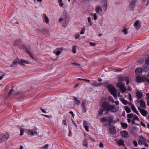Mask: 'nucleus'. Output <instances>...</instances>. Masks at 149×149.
Listing matches in <instances>:
<instances>
[{
	"instance_id": "obj_32",
	"label": "nucleus",
	"mask_w": 149,
	"mask_h": 149,
	"mask_svg": "<svg viewBox=\"0 0 149 149\" xmlns=\"http://www.w3.org/2000/svg\"><path fill=\"white\" fill-rule=\"evenodd\" d=\"M18 64L16 61H14L10 65L11 67H13L17 65Z\"/></svg>"
},
{
	"instance_id": "obj_51",
	"label": "nucleus",
	"mask_w": 149,
	"mask_h": 149,
	"mask_svg": "<svg viewBox=\"0 0 149 149\" xmlns=\"http://www.w3.org/2000/svg\"><path fill=\"white\" fill-rule=\"evenodd\" d=\"M133 143L134 144V146L135 147H137V146L138 145V144H137V142L135 140H134L133 141Z\"/></svg>"
},
{
	"instance_id": "obj_49",
	"label": "nucleus",
	"mask_w": 149,
	"mask_h": 149,
	"mask_svg": "<svg viewBox=\"0 0 149 149\" xmlns=\"http://www.w3.org/2000/svg\"><path fill=\"white\" fill-rule=\"evenodd\" d=\"M84 127L86 130L88 132L89 131V130H88V127L87 125H84Z\"/></svg>"
},
{
	"instance_id": "obj_37",
	"label": "nucleus",
	"mask_w": 149,
	"mask_h": 149,
	"mask_svg": "<svg viewBox=\"0 0 149 149\" xmlns=\"http://www.w3.org/2000/svg\"><path fill=\"white\" fill-rule=\"evenodd\" d=\"M58 2L60 6L62 7L63 6V4L62 2V0H58Z\"/></svg>"
},
{
	"instance_id": "obj_2",
	"label": "nucleus",
	"mask_w": 149,
	"mask_h": 149,
	"mask_svg": "<svg viewBox=\"0 0 149 149\" xmlns=\"http://www.w3.org/2000/svg\"><path fill=\"white\" fill-rule=\"evenodd\" d=\"M139 139L138 141V143L139 145H144L145 146L148 148V144L146 143V140L145 138L143 136L141 135L139 137Z\"/></svg>"
},
{
	"instance_id": "obj_61",
	"label": "nucleus",
	"mask_w": 149,
	"mask_h": 149,
	"mask_svg": "<svg viewBox=\"0 0 149 149\" xmlns=\"http://www.w3.org/2000/svg\"><path fill=\"white\" fill-rule=\"evenodd\" d=\"M99 147H103V145L102 142H101L99 144Z\"/></svg>"
},
{
	"instance_id": "obj_1",
	"label": "nucleus",
	"mask_w": 149,
	"mask_h": 149,
	"mask_svg": "<svg viewBox=\"0 0 149 149\" xmlns=\"http://www.w3.org/2000/svg\"><path fill=\"white\" fill-rule=\"evenodd\" d=\"M101 107L104 110L105 114H107L108 111H111L112 112L116 113L118 111L119 109L118 107H116L115 105H110L106 102H104L102 103Z\"/></svg>"
},
{
	"instance_id": "obj_43",
	"label": "nucleus",
	"mask_w": 149,
	"mask_h": 149,
	"mask_svg": "<svg viewBox=\"0 0 149 149\" xmlns=\"http://www.w3.org/2000/svg\"><path fill=\"white\" fill-rule=\"evenodd\" d=\"M100 120L102 122H104L107 121V119L105 118H102L100 119Z\"/></svg>"
},
{
	"instance_id": "obj_16",
	"label": "nucleus",
	"mask_w": 149,
	"mask_h": 149,
	"mask_svg": "<svg viewBox=\"0 0 149 149\" xmlns=\"http://www.w3.org/2000/svg\"><path fill=\"white\" fill-rule=\"evenodd\" d=\"M117 143L119 146H125V144L124 141L122 139H120L117 141Z\"/></svg>"
},
{
	"instance_id": "obj_59",
	"label": "nucleus",
	"mask_w": 149,
	"mask_h": 149,
	"mask_svg": "<svg viewBox=\"0 0 149 149\" xmlns=\"http://www.w3.org/2000/svg\"><path fill=\"white\" fill-rule=\"evenodd\" d=\"M44 15L45 21V22L47 23V16L45 14H44Z\"/></svg>"
},
{
	"instance_id": "obj_11",
	"label": "nucleus",
	"mask_w": 149,
	"mask_h": 149,
	"mask_svg": "<svg viewBox=\"0 0 149 149\" xmlns=\"http://www.w3.org/2000/svg\"><path fill=\"white\" fill-rule=\"evenodd\" d=\"M64 17L65 18V24H68V22L70 20V18L69 15H63Z\"/></svg>"
},
{
	"instance_id": "obj_46",
	"label": "nucleus",
	"mask_w": 149,
	"mask_h": 149,
	"mask_svg": "<svg viewBox=\"0 0 149 149\" xmlns=\"http://www.w3.org/2000/svg\"><path fill=\"white\" fill-rule=\"evenodd\" d=\"M109 100L111 101L113 103L114 102V100L113 98L111 96H109Z\"/></svg>"
},
{
	"instance_id": "obj_13",
	"label": "nucleus",
	"mask_w": 149,
	"mask_h": 149,
	"mask_svg": "<svg viewBox=\"0 0 149 149\" xmlns=\"http://www.w3.org/2000/svg\"><path fill=\"white\" fill-rule=\"evenodd\" d=\"M139 103L140 106L143 109H144L146 107V104L145 102L142 100H141L139 102Z\"/></svg>"
},
{
	"instance_id": "obj_25",
	"label": "nucleus",
	"mask_w": 149,
	"mask_h": 149,
	"mask_svg": "<svg viewBox=\"0 0 149 149\" xmlns=\"http://www.w3.org/2000/svg\"><path fill=\"white\" fill-rule=\"evenodd\" d=\"M109 130L110 131V132L111 134H113L116 132V130L114 128H109Z\"/></svg>"
},
{
	"instance_id": "obj_7",
	"label": "nucleus",
	"mask_w": 149,
	"mask_h": 149,
	"mask_svg": "<svg viewBox=\"0 0 149 149\" xmlns=\"http://www.w3.org/2000/svg\"><path fill=\"white\" fill-rule=\"evenodd\" d=\"M120 134L122 137L128 138L129 136L128 133L126 131H120Z\"/></svg>"
},
{
	"instance_id": "obj_38",
	"label": "nucleus",
	"mask_w": 149,
	"mask_h": 149,
	"mask_svg": "<svg viewBox=\"0 0 149 149\" xmlns=\"http://www.w3.org/2000/svg\"><path fill=\"white\" fill-rule=\"evenodd\" d=\"M26 130H25V129H21L20 135V136H22V135H23L24 132H25L26 133V131H25Z\"/></svg>"
},
{
	"instance_id": "obj_41",
	"label": "nucleus",
	"mask_w": 149,
	"mask_h": 149,
	"mask_svg": "<svg viewBox=\"0 0 149 149\" xmlns=\"http://www.w3.org/2000/svg\"><path fill=\"white\" fill-rule=\"evenodd\" d=\"M22 48L26 52L27 51H28L26 46L24 45H22Z\"/></svg>"
},
{
	"instance_id": "obj_10",
	"label": "nucleus",
	"mask_w": 149,
	"mask_h": 149,
	"mask_svg": "<svg viewBox=\"0 0 149 149\" xmlns=\"http://www.w3.org/2000/svg\"><path fill=\"white\" fill-rule=\"evenodd\" d=\"M107 122L109 124L111 123H113V118L111 116H109L107 117Z\"/></svg>"
},
{
	"instance_id": "obj_55",
	"label": "nucleus",
	"mask_w": 149,
	"mask_h": 149,
	"mask_svg": "<svg viewBox=\"0 0 149 149\" xmlns=\"http://www.w3.org/2000/svg\"><path fill=\"white\" fill-rule=\"evenodd\" d=\"M63 123L64 125L67 126V124L65 120H64L63 121Z\"/></svg>"
},
{
	"instance_id": "obj_3",
	"label": "nucleus",
	"mask_w": 149,
	"mask_h": 149,
	"mask_svg": "<svg viewBox=\"0 0 149 149\" xmlns=\"http://www.w3.org/2000/svg\"><path fill=\"white\" fill-rule=\"evenodd\" d=\"M107 87L111 94L114 97H116L117 92L115 88L111 84L108 85Z\"/></svg>"
},
{
	"instance_id": "obj_31",
	"label": "nucleus",
	"mask_w": 149,
	"mask_h": 149,
	"mask_svg": "<svg viewBox=\"0 0 149 149\" xmlns=\"http://www.w3.org/2000/svg\"><path fill=\"white\" fill-rule=\"evenodd\" d=\"M74 99L75 100L74 103L78 105L80 103V101L78 100L76 98H74Z\"/></svg>"
},
{
	"instance_id": "obj_20",
	"label": "nucleus",
	"mask_w": 149,
	"mask_h": 149,
	"mask_svg": "<svg viewBox=\"0 0 149 149\" xmlns=\"http://www.w3.org/2000/svg\"><path fill=\"white\" fill-rule=\"evenodd\" d=\"M14 90L13 89H11L8 92V95L10 96L12 94L13 95H16L15 92H14Z\"/></svg>"
},
{
	"instance_id": "obj_54",
	"label": "nucleus",
	"mask_w": 149,
	"mask_h": 149,
	"mask_svg": "<svg viewBox=\"0 0 149 149\" xmlns=\"http://www.w3.org/2000/svg\"><path fill=\"white\" fill-rule=\"evenodd\" d=\"M138 118V116H136L135 115H134V117H133L134 120H136V119H137Z\"/></svg>"
},
{
	"instance_id": "obj_26",
	"label": "nucleus",
	"mask_w": 149,
	"mask_h": 149,
	"mask_svg": "<svg viewBox=\"0 0 149 149\" xmlns=\"http://www.w3.org/2000/svg\"><path fill=\"white\" fill-rule=\"evenodd\" d=\"M100 10L101 12L102 11V10L100 6H97L96 8V13H98L99 12Z\"/></svg>"
},
{
	"instance_id": "obj_39",
	"label": "nucleus",
	"mask_w": 149,
	"mask_h": 149,
	"mask_svg": "<svg viewBox=\"0 0 149 149\" xmlns=\"http://www.w3.org/2000/svg\"><path fill=\"white\" fill-rule=\"evenodd\" d=\"M102 84H101V83L99 84V83H98L96 81L95 82L93 83L94 86H100Z\"/></svg>"
},
{
	"instance_id": "obj_15",
	"label": "nucleus",
	"mask_w": 149,
	"mask_h": 149,
	"mask_svg": "<svg viewBox=\"0 0 149 149\" xmlns=\"http://www.w3.org/2000/svg\"><path fill=\"white\" fill-rule=\"evenodd\" d=\"M139 22V20H137L134 23V26L137 30L139 29L141 27V26L138 24Z\"/></svg>"
},
{
	"instance_id": "obj_18",
	"label": "nucleus",
	"mask_w": 149,
	"mask_h": 149,
	"mask_svg": "<svg viewBox=\"0 0 149 149\" xmlns=\"http://www.w3.org/2000/svg\"><path fill=\"white\" fill-rule=\"evenodd\" d=\"M143 69L144 71L148 72L149 70V65H144L143 67Z\"/></svg>"
},
{
	"instance_id": "obj_35",
	"label": "nucleus",
	"mask_w": 149,
	"mask_h": 149,
	"mask_svg": "<svg viewBox=\"0 0 149 149\" xmlns=\"http://www.w3.org/2000/svg\"><path fill=\"white\" fill-rule=\"evenodd\" d=\"M26 131V133H28L29 134L30 133L32 135H33L35 134L34 132H33V131H32L31 130H27Z\"/></svg>"
},
{
	"instance_id": "obj_27",
	"label": "nucleus",
	"mask_w": 149,
	"mask_h": 149,
	"mask_svg": "<svg viewBox=\"0 0 149 149\" xmlns=\"http://www.w3.org/2000/svg\"><path fill=\"white\" fill-rule=\"evenodd\" d=\"M120 90L122 93H124L126 91V88L125 87V86L124 85L123 86H122L120 88Z\"/></svg>"
},
{
	"instance_id": "obj_5",
	"label": "nucleus",
	"mask_w": 149,
	"mask_h": 149,
	"mask_svg": "<svg viewBox=\"0 0 149 149\" xmlns=\"http://www.w3.org/2000/svg\"><path fill=\"white\" fill-rule=\"evenodd\" d=\"M9 137V135L8 133H6L2 136V138H0V143L3 142L7 140Z\"/></svg>"
},
{
	"instance_id": "obj_23",
	"label": "nucleus",
	"mask_w": 149,
	"mask_h": 149,
	"mask_svg": "<svg viewBox=\"0 0 149 149\" xmlns=\"http://www.w3.org/2000/svg\"><path fill=\"white\" fill-rule=\"evenodd\" d=\"M58 49H56L54 51V53L56 54V56L59 55L61 53V51L58 50Z\"/></svg>"
},
{
	"instance_id": "obj_63",
	"label": "nucleus",
	"mask_w": 149,
	"mask_h": 149,
	"mask_svg": "<svg viewBox=\"0 0 149 149\" xmlns=\"http://www.w3.org/2000/svg\"><path fill=\"white\" fill-rule=\"evenodd\" d=\"M42 149H47V144L45 145Z\"/></svg>"
},
{
	"instance_id": "obj_45",
	"label": "nucleus",
	"mask_w": 149,
	"mask_h": 149,
	"mask_svg": "<svg viewBox=\"0 0 149 149\" xmlns=\"http://www.w3.org/2000/svg\"><path fill=\"white\" fill-rule=\"evenodd\" d=\"M76 47L75 46H73L72 47V52L74 53H75L76 52Z\"/></svg>"
},
{
	"instance_id": "obj_57",
	"label": "nucleus",
	"mask_w": 149,
	"mask_h": 149,
	"mask_svg": "<svg viewBox=\"0 0 149 149\" xmlns=\"http://www.w3.org/2000/svg\"><path fill=\"white\" fill-rule=\"evenodd\" d=\"M89 44H90V45L91 46H95V44L94 43L90 42Z\"/></svg>"
},
{
	"instance_id": "obj_4",
	"label": "nucleus",
	"mask_w": 149,
	"mask_h": 149,
	"mask_svg": "<svg viewBox=\"0 0 149 149\" xmlns=\"http://www.w3.org/2000/svg\"><path fill=\"white\" fill-rule=\"evenodd\" d=\"M136 1L137 0H131L129 6V8L130 10H133L135 8Z\"/></svg>"
},
{
	"instance_id": "obj_34",
	"label": "nucleus",
	"mask_w": 149,
	"mask_h": 149,
	"mask_svg": "<svg viewBox=\"0 0 149 149\" xmlns=\"http://www.w3.org/2000/svg\"><path fill=\"white\" fill-rule=\"evenodd\" d=\"M21 60L22 59H20L18 58H15L14 60L15 61H16L18 63H19L20 65V62H21Z\"/></svg>"
},
{
	"instance_id": "obj_53",
	"label": "nucleus",
	"mask_w": 149,
	"mask_h": 149,
	"mask_svg": "<svg viewBox=\"0 0 149 149\" xmlns=\"http://www.w3.org/2000/svg\"><path fill=\"white\" fill-rule=\"evenodd\" d=\"M80 36V34H77L75 35V38L76 39H78L79 38Z\"/></svg>"
},
{
	"instance_id": "obj_40",
	"label": "nucleus",
	"mask_w": 149,
	"mask_h": 149,
	"mask_svg": "<svg viewBox=\"0 0 149 149\" xmlns=\"http://www.w3.org/2000/svg\"><path fill=\"white\" fill-rule=\"evenodd\" d=\"M121 102L123 104L125 105H127L128 104L127 101L125 100L122 99Z\"/></svg>"
},
{
	"instance_id": "obj_50",
	"label": "nucleus",
	"mask_w": 149,
	"mask_h": 149,
	"mask_svg": "<svg viewBox=\"0 0 149 149\" xmlns=\"http://www.w3.org/2000/svg\"><path fill=\"white\" fill-rule=\"evenodd\" d=\"M71 64L74 65L76 66H80L81 65H80V64H79V63H71Z\"/></svg>"
},
{
	"instance_id": "obj_47",
	"label": "nucleus",
	"mask_w": 149,
	"mask_h": 149,
	"mask_svg": "<svg viewBox=\"0 0 149 149\" xmlns=\"http://www.w3.org/2000/svg\"><path fill=\"white\" fill-rule=\"evenodd\" d=\"M145 64L146 65H148L149 64V56L148 57V59L145 60Z\"/></svg>"
},
{
	"instance_id": "obj_33",
	"label": "nucleus",
	"mask_w": 149,
	"mask_h": 149,
	"mask_svg": "<svg viewBox=\"0 0 149 149\" xmlns=\"http://www.w3.org/2000/svg\"><path fill=\"white\" fill-rule=\"evenodd\" d=\"M104 0L105 1L104 3H106V4H104V10L105 11H106L107 9V0Z\"/></svg>"
},
{
	"instance_id": "obj_6",
	"label": "nucleus",
	"mask_w": 149,
	"mask_h": 149,
	"mask_svg": "<svg viewBox=\"0 0 149 149\" xmlns=\"http://www.w3.org/2000/svg\"><path fill=\"white\" fill-rule=\"evenodd\" d=\"M146 78V77L144 76H138L136 78V80L138 83L145 82Z\"/></svg>"
},
{
	"instance_id": "obj_48",
	"label": "nucleus",
	"mask_w": 149,
	"mask_h": 149,
	"mask_svg": "<svg viewBox=\"0 0 149 149\" xmlns=\"http://www.w3.org/2000/svg\"><path fill=\"white\" fill-rule=\"evenodd\" d=\"M85 30L86 29L84 28H83L82 29V30L80 32V34H84Z\"/></svg>"
},
{
	"instance_id": "obj_36",
	"label": "nucleus",
	"mask_w": 149,
	"mask_h": 149,
	"mask_svg": "<svg viewBox=\"0 0 149 149\" xmlns=\"http://www.w3.org/2000/svg\"><path fill=\"white\" fill-rule=\"evenodd\" d=\"M88 143L86 139H84V143H83V145L84 146L86 147H87V146L88 145Z\"/></svg>"
},
{
	"instance_id": "obj_28",
	"label": "nucleus",
	"mask_w": 149,
	"mask_h": 149,
	"mask_svg": "<svg viewBox=\"0 0 149 149\" xmlns=\"http://www.w3.org/2000/svg\"><path fill=\"white\" fill-rule=\"evenodd\" d=\"M124 84L121 82H119L117 84L116 86L118 87L121 88L122 86H123Z\"/></svg>"
},
{
	"instance_id": "obj_44",
	"label": "nucleus",
	"mask_w": 149,
	"mask_h": 149,
	"mask_svg": "<svg viewBox=\"0 0 149 149\" xmlns=\"http://www.w3.org/2000/svg\"><path fill=\"white\" fill-rule=\"evenodd\" d=\"M122 31L124 32L125 34H127L128 33L127 29H123L122 30Z\"/></svg>"
},
{
	"instance_id": "obj_17",
	"label": "nucleus",
	"mask_w": 149,
	"mask_h": 149,
	"mask_svg": "<svg viewBox=\"0 0 149 149\" xmlns=\"http://www.w3.org/2000/svg\"><path fill=\"white\" fill-rule=\"evenodd\" d=\"M131 109L137 115H138L139 114V113H138L137 111L136 110L134 105L132 104L131 105Z\"/></svg>"
},
{
	"instance_id": "obj_9",
	"label": "nucleus",
	"mask_w": 149,
	"mask_h": 149,
	"mask_svg": "<svg viewBox=\"0 0 149 149\" xmlns=\"http://www.w3.org/2000/svg\"><path fill=\"white\" fill-rule=\"evenodd\" d=\"M142 69L141 68H137L135 70L136 74L138 76L141 75L142 74Z\"/></svg>"
},
{
	"instance_id": "obj_21",
	"label": "nucleus",
	"mask_w": 149,
	"mask_h": 149,
	"mask_svg": "<svg viewBox=\"0 0 149 149\" xmlns=\"http://www.w3.org/2000/svg\"><path fill=\"white\" fill-rule=\"evenodd\" d=\"M136 93V96L139 98L141 99L142 97L143 94L141 92H138Z\"/></svg>"
},
{
	"instance_id": "obj_22",
	"label": "nucleus",
	"mask_w": 149,
	"mask_h": 149,
	"mask_svg": "<svg viewBox=\"0 0 149 149\" xmlns=\"http://www.w3.org/2000/svg\"><path fill=\"white\" fill-rule=\"evenodd\" d=\"M21 41H22L21 40H16L15 41V44L14 45L17 46V45H19L20 44Z\"/></svg>"
},
{
	"instance_id": "obj_58",
	"label": "nucleus",
	"mask_w": 149,
	"mask_h": 149,
	"mask_svg": "<svg viewBox=\"0 0 149 149\" xmlns=\"http://www.w3.org/2000/svg\"><path fill=\"white\" fill-rule=\"evenodd\" d=\"M140 123L142 126H143L144 127H146V125L142 122L141 121Z\"/></svg>"
},
{
	"instance_id": "obj_8",
	"label": "nucleus",
	"mask_w": 149,
	"mask_h": 149,
	"mask_svg": "<svg viewBox=\"0 0 149 149\" xmlns=\"http://www.w3.org/2000/svg\"><path fill=\"white\" fill-rule=\"evenodd\" d=\"M138 109L139 111L141 114L144 116H146L148 114V112L147 111L141 109V107H139L138 108Z\"/></svg>"
},
{
	"instance_id": "obj_19",
	"label": "nucleus",
	"mask_w": 149,
	"mask_h": 149,
	"mask_svg": "<svg viewBox=\"0 0 149 149\" xmlns=\"http://www.w3.org/2000/svg\"><path fill=\"white\" fill-rule=\"evenodd\" d=\"M27 53L31 57V58L32 59H33V60L35 61L37 60V58L35 56H34L31 53V52L29 51H27Z\"/></svg>"
},
{
	"instance_id": "obj_64",
	"label": "nucleus",
	"mask_w": 149,
	"mask_h": 149,
	"mask_svg": "<svg viewBox=\"0 0 149 149\" xmlns=\"http://www.w3.org/2000/svg\"><path fill=\"white\" fill-rule=\"evenodd\" d=\"M145 82H148L149 84V79L146 78V80H145Z\"/></svg>"
},
{
	"instance_id": "obj_42",
	"label": "nucleus",
	"mask_w": 149,
	"mask_h": 149,
	"mask_svg": "<svg viewBox=\"0 0 149 149\" xmlns=\"http://www.w3.org/2000/svg\"><path fill=\"white\" fill-rule=\"evenodd\" d=\"M127 117L128 118H132L133 117V114L132 113L128 114Z\"/></svg>"
},
{
	"instance_id": "obj_56",
	"label": "nucleus",
	"mask_w": 149,
	"mask_h": 149,
	"mask_svg": "<svg viewBox=\"0 0 149 149\" xmlns=\"http://www.w3.org/2000/svg\"><path fill=\"white\" fill-rule=\"evenodd\" d=\"M88 22L90 23V24L91 26L92 25V23L91 22V18L90 17H89L88 19Z\"/></svg>"
},
{
	"instance_id": "obj_24",
	"label": "nucleus",
	"mask_w": 149,
	"mask_h": 149,
	"mask_svg": "<svg viewBox=\"0 0 149 149\" xmlns=\"http://www.w3.org/2000/svg\"><path fill=\"white\" fill-rule=\"evenodd\" d=\"M121 125L122 128L123 129H125L127 127L128 125L127 123L122 122Z\"/></svg>"
},
{
	"instance_id": "obj_30",
	"label": "nucleus",
	"mask_w": 149,
	"mask_h": 149,
	"mask_svg": "<svg viewBox=\"0 0 149 149\" xmlns=\"http://www.w3.org/2000/svg\"><path fill=\"white\" fill-rule=\"evenodd\" d=\"M104 111V110L103 108L99 109L98 111V114L100 115H102Z\"/></svg>"
},
{
	"instance_id": "obj_14",
	"label": "nucleus",
	"mask_w": 149,
	"mask_h": 149,
	"mask_svg": "<svg viewBox=\"0 0 149 149\" xmlns=\"http://www.w3.org/2000/svg\"><path fill=\"white\" fill-rule=\"evenodd\" d=\"M81 107H82L83 109L84 110V112H86V101H83L82 102Z\"/></svg>"
},
{
	"instance_id": "obj_62",
	"label": "nucleus",
	"mask_w": 149,
	"mask_h": 149,
	"mask_svg": "<svg viewBox=\"0 0 149 149\" xmlns=\"http://www.w3.org/2000/svg\"><path fill=\"white\" fill-rule=\"evenodd\" d=\"M63 18H60L59 19V20H58V22H61L62 21V20H63Z\"/></svg>"
},
{
	"instance_id": "obj_52",
	"label": "nucleus",
	"mask_w": 149,
	"mask_h": 149,
	"mask_svg": "<svg viewBox=\"0 0 149 149\" xmlns=\"http://www.w3.org/2000/svg\"><path fill=\"white\" fill-rule=\"evenodd\" d=\"M94 17V20H95L97 19V14L96 13H94L93 15Z\"/></svg>"
},
{
	"instance_id": "obj_29",
	"label": "nucleus",
	"mask_w": 149,
	"mask_h": 149,
	"mask_svg": "<svg viewBox=\"0 0 149 149\" xmlns=\"http://www.w3.org/2000/svg\"><path fill=\"white\" fill-rule=\"evenodd\" d=\"M125 109L127 113H129L131 112V110L130 108L127 106L125 107L124 108Z\"/></svg>"
},
{
	"instance_id": "obj_60",
	"label": "nucleus",
	"mask_w": 149,
	"mask_h": 149,
	"mask_svg": "<svg viewBox=\"0 0 149 149\" xmlns=\"http://www.w3.org/2000/svg\"><path fill=\"white\" fill-rule=\"evenodd\" d=\"M69 113L71 114L72 116L73 117L74 116V114L73 113V112L72 111H70Z\"/></svg>"
},
{
	"instance_id": "obj_12",
	"label": "nucleus",
	"mask_w": 149,
	"mask_h": 149,
	"mask_svg": "<svg viewBox=\"0 0 149 149\" xmlns=\"http://www.w3.org/2000/svg\"><path fill=\"white\" fill-rule=\"evenodd\" d=\"M21 63V65L23 66H25V65L24 64H31V63H30L29 62V61L28 60H25L24 59H22L21 62H20Z\"/></svg>"
}]
</instances>
